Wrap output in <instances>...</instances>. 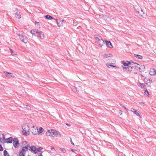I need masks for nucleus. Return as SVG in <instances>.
<instances>
[{
    "instance_id": "f257e3e1",
    "label": "nucleus",
    "mask_w": 156,
    "mask_h": 156,
    "mask_svg": "<svg viewBox=\"0 0 156 156\" xmlns=\"http://www.w3.org/2000/svg\"><path fill=\"white\" fill-rule=\"evenodd\" d=\"M30 33L32 35L35 36H37L41 39H43L44 35L43 33L38 30H32L30 31Z\"/></svg>"
},
{
    "instance_id": "f03ea898",
    "label": "nucleus",
    "mask_w": 156,
    "mask_h": 156,
    "mask_svg": "<svg viewBox=\"0 0 156 156\" xmlns=\"http://www.w3.org/2000/svg\"><path fill=\"white\" fill-rule=\"evenodd\" d=\"M94 37L96 40V45L99 47H101L104 45V41L101 38V37L97 35H95Z\"/></svg>"
},
{
    "instance_id": "7ed1b4c3",
    "label": "nucleus",
    "mask_w": 156,
    "mask_h": 156,
    "mask_svg": "<svg viewBox=\"0 0 156 156\" xmlns=\"http://www.w3.org/2000/svg\"><path fill=\"white\" fill-rule=\"evenodd\" d=\"M17 35L19 37L21 41L24 43H26L27 41V37L25 36V34L23 32H19L17 33Z\"/></svg>"
},
{
    "instance_id": "20e7f679",
    "label": "nucleus",
    "mask_w": 156,
    "mask_h": 156,
    "mask_svg": "<svg viewBox=\"0 0 156 156\" xmlns=\"http://www.w3.org/2000/svg\"><path fill=\"white\" fill-rule=\"evenodd\" d=\"M23 134L26 136L29 135V133L30 128L29 126L26 125L24 124L22 126Z\"/></svg>"
},
{
    "instance_id": "39448f33",
    "label": "nucleus",
    "mask_w": 156,
    "mask_h": 156,
    "mask_svg": "<svg viewBox=\"0 0 156 156\" xmlns=\"http://www.w3.org/2000/svg\"><path fill=\"white\" fill-rule=\"evenodd\" d=\"M29 144H27V143L26 141L22 142V145L21 146L22 147V151H27L29 149Z\"/></svg>"
},
{
    "instance_id": "423d86ee",
    "label": "nucleus",
    "mask_w": 156,
    "mask_h": 156,
    "mask_svg": "<svg viewBox=\"0 0 156 156\" xmlns=\"http://www.w3.org/2000/svg\"><path fill=\"white\" fill-rule=\"evenodd\" d=\"M135 9L138 12L141 16L144 15L145 13L141 9V8L139 6H135L134 7Z\"/></svg>"
},
{
    "instance_id": "0eeeda50",
    "label": "nucleus",
    "mask_w": 156,
    "mask_h": 156,
    "mask_svg": "<svg viewBox=\"0 0 156 156\" xmlns=\"http://www.w3.org/2000/svg\"><path fill=\"white\" fill-rule=\"evenodd\" d=\"M51 136L53 137L58 136L59 137L61 136V134L58 131L53 129H51Z\"/></svg>"
},
{
    "instance_id": "6e6552de",
    "label": "nucleus",
    "mask_w": 156,
    "mask_h": 156,
    "mask_svg": "<svg viewBox=\"0 0 156 156\" xmlns=\"http://www.w3.org/2000/svg\"><path fill=\"white\" fill-rule=\"evenodd\" d=\"M3 136V139L5 140V142L7 143H11L12 142V141H13L12 138V137H10L7 139H5V136L4 135H2Z\"/></svg>"
},
{
    "instance_id": "1a4fd4ad",
    "label": "nucleus",
    "mask_w": 156,
    "mask_h": 156,
    "mask_svg": "<svg viewBox=\"0 0 156 156\" xmlns=\"http://www.w3.org/2000/svg\"><path fill=\"white\" fill-rule=\"evenodd\" d=\"M131 66H132L133 68L136 69L137 70H139V67L140 66V65L137 63L132 62H131Z\"/></svg>"
},
{
    "instance_id": "9d476101",
    "label": "nucleus",
    "mask_w": 156,
    "mask_h": 156,
    "mask_svg": "<svg viewBox=\"0 0 156 156\" xmlns=\"http://www.w3.org/2000/svg\"><path fill=\"white\" fill-rule=\"evenodd\" d=\"M29 149L32 152H34V153H37V148L34 146H30L29 147Z\"/></svg>"
},
{
    "instance_id": "9b49d317",
    "label": "nucleus",
    "mask_w": 156,
    "mask_h": 156,
    "mask_svg": "<svg viewBox=\"0 0 156 156\" xmlns=\"http://www.w3.org/2000/svg\"><path fill=\"white\" fill-rule=\"evenodd\" d=\"M13 145L15 147H17L19 144V140L16 138H14L13 140Z\"/></svg>"
},
{
    "instance_id": "f8f14e48",
    "label": "nucleus",
    "mask_w": 156,
    "mask_h": 156,
    "mask_svg": "<svg viewBox=\"0 0 156 156\" xmlns=\"http://www.w3.org/2000/svg\"><path fill=\"white\" fill-rule=\"evenodd\" d=\"M15 12L16 17L19 19H20L21 18V16L20 12H19L18 10L16 9Z\"/></svg>"
},
{
    "instance_id": "ddd939ff",
    "label": "nucleus",
    "mask_w": 156,
    "mask_h": 156,
    "mask_svg": "<svg viewBox=\"0 0 156 156\" xmlns=\"http://www.w3.org/2000/svg\"><path fill=\"white\" fill-rule=\"evenodd\" d=\"M133 68V67L132 66H130L128 67H124L123 69L124 71L131 72Z\"/></svg>"
},
{
    "instance_id": "4468645a",
    "label": "nucleus",
    "mask_w": 156,
    "mask_h": 156,
    "mask_svg": "<svg viewBox=\"0 0 156 156\" xmlns=\"http://www.w3.org/2000/svg\"><path fill=\"white\" fill-rule=\"evenodd\" d=\"M149 73L151 75H154L156 74V70L154 69H151Z\"/></svg>"
},
{
    "instance_id": "2eb2a0df",
    "label": "nucleus",
    "mask_w": 156,
    "mask_h": 156,
    "mask_svg": "<svg viewBox=\"0 0 156 156\" xmlns=\"http://www.w3.org/2000/svg\"><path fill=\"white\" fill-rule=\"evenodd\" d=\"M130 111L133 112L136 115L139 117H140V115H139L138 111L136 110L134 108H132Z\"/></svg>"
},
{
    "instance_id": "dca6fc26",
    "label": "nucleus",
    "mask_w": 156,
    "mask_h": 156,
    "mask_svg": "<svg viewBox=\"0 0 156 156\" xmlns=\"http://www.w3.org/2000/svg\"><path fill=\"white\" fill-rule=\"evenodd\" d=\"M33 128L32 131V133L34 135H36L38 133V129L37 128H35L34 126H33Z\"/></svg>"
},
{
    "instance_id": "f3484780",
    "label": "nucleus",
    "mask_w": 156,
    "mask_h": 156,
    "mask_svg": "<svg viewBox=\"0 0 156 156\" xmlns=\"http://www.w3.org/2000/svg\"><path fill=\"white\" fill-rule=\"evenodd\" d=\"M139 70L140 71H144L145 70V67L144 65H140V66L139 67Z\"/></svg>"
},
{
    "instance_id": "a211bd4d",
    "label": "nucleus",
    "mask_w": 156,
    "mask_h": 156,
    "mask_svg": "<svg viewBox=\"0 0 156 156\" xmlns=\"http://www.w3.org/2000/svg\"><path fill=\"white\" fill-rule=\"evenodd\" d=\"M105 43L107 46L109 48H111L112 47V46L110 41H105Z\"/></svg>"
},
{
    "instance_id": "6ab92c4d",
    "label": "nucleus",
    "mask_w": 156,
    "mask_h": 156,
    "mask_svg": "<svg viewBox=\"0 0 156 156\" xmlns=\"http://www.w3.org/2000/svg\"><path fill=\"white\" fill-rule=\"evenodd\" d=\"M27 151H22V150L19 152V156H25L26 153Z\"/></svg>"
},
{
    "instance_id": "aec40b11",
    "label": "nucleus",
    "mask_w": 156,
    "mask_h": 156,
    "mask_svg": "<svg viewBox=\"0 0 156 156\" xmlns=\"http://www.w3.org/2000/svg\"><path fill=\"white\" fill-rule=\"evenodd\" d=\"M112 56V55L111 54H105L104 55H102L101 56L103 58H105L108 57H111Z\"/></svg>"
},
{
    "instance_id": "412c9836",
    "label": "nucleus",
    "mask_w": 156,
    "mask_h": 156,
    "mask_svg": "<svg viewBox=\"0 0 156 156\" xmlns=\"http://www.w3.org/2000/svg\"><path fill=\"white\" fill-rule=\"evenodd\" d=\"M137 84L138 86L140 87L141 88H143L144 90L146 88L145 87V85L144 84L139 83H138Z\"/></svg>"
},
{
    "instance_id": "4be33fe9",
    "label": "nucleus",
    "mask_w": 156,
    "mask_h": 156,
    "mask_svg": "<svg viewBox=\"0 0 156 156\" xmlns=\"http://www.w3.org/2000/svg\"><path fill=\"white\" fill-rule=\"evenodd\" d=\"M45 18L47 20H51L54 19L49 15H47L44 16Z\"/></svg>"
},
{
    "instance_id": "5701e85b",
    "label": "nucleus",
    "mask_w": 156,
    "mask_h": 156,
    "mask_svg": "<svg viewBox=\"0 0 156 156\" xmlns=\"http://www.w3.org/2000/svg\"><path fill=\"white\" fill-rule=\"evenodd\" d=\"M51 130H48V131L46 133V134L47 136H51Z\"/></svg>"
},
{
    "instance_id": "b1692460",
    "label": "nucleus",
    "mask_w": 156,
    "mask_h": 156,
    "mask_svg": "<svg viewBox=\"0 0 156 156\" xmlns=\"http://www.w3.org/2000/svg\"><path fill=\"white\" fill-rule=\"evenodd\" d=\"M96 16H97V17L99 18H101L102 17L105 18V17H107V16L106 15H103L102 14H101V15L98 14L96 15Z\"/></svg>"
},
{
    "instance_id": "393cba45",
    "label": "nucleus",
    "mask_w": 156,
    "mask_h": 156,
    "mask_svg": "<svg viewBox=\"0 0 156 156\" xmlns=\"http://www.w3.org/2000/svg\"><path fill=\"white\" fill-rule=\"evenodd\" d=\"M123 63L124 66H128L129 64H130L131 65V62H129L127 61L126 62H123Z\"/></svg>"
},
{
    "instance_id": "a878e982",
    "label": "nucleus",
    "mask_w": 156,
    "mask_h": 156,
    "mask_svg": "<svg viewBox=\"0 0 156 156\" xmlns=\"http://www.w3.org/2000/svg\"><path fill=\"white\" fill-rule=\"evenodd\" d=\"M44 131L43 129L41 127H40L39 128V131L38 130V133L40 134L43 133Z\"/></svg>"
},
{
    "instance_id": "bb28decb",
    "label": "nucleus",
    "mask_w": 156,
    "mask_h": 156,
    "mask_svg": "<svg viewBox=\"0 0 156 156\" xmlns=\"http://www.w3.org/2000/svg\"><path fill=\"white\" fill-rule=\"evenodd\" d=\"M134 56L136 58H139V59H142L143 58L142 56L140 55H137V54H134Z\"/></svg>"
},
{
    "instance_id": "cd10ccee",
    "label": "nucleus",
    "mask_w": 156,
    "mask_h": 156,
    "mask_svg": "<svg viewBox=\"0 0 156 156\" xmlns=\"http://www.w3.org/2000/svg\"><path fill=\"white\" fill-rule=\"evenodd\" d=\"M24 107L26 108L28 110H30L31 109V108L30 106L27 105H24Z\"/></svg>"
},
{
    "instance_id": "c85d7f7f",
    "label": "nucleus",
    "mask_w": 156,
    "mask_h": 156,
    "mask_svg": "<svg viewBox=\"0 0 156 156\" xmlns=\"http://www.w3.org/2000/svg\"><path fill=\"white\" fill-rule=\"evenodd\" d=\"M3 153L4 155V156H10L9 155V154L8 153L7 151L6 150L4 151Z\"/></svg>"
},
{
    "instance_id": "c756f323",
    "label": "nucleus",
    "mask_w": 156,
    "mask_h": 156,
    "mask_svg": "<svg viewBox=\"0 0 156 156\" xmlns=\"http://www.w3.org/2000/svg\"><path fill=\"white\" fill-rule=\"evenodd\" d=\"M54 20H55L56 21L58 27H60L62 25V22L61 23H60V22H58V21L57 19L56 20L55 19H54Z\"/></svg>"
},
{
    "instance_id": "7c9ffc66",
    "label": "nucleus",
    "mask_w": 156,
    "mask_h": 156,
    "mask_svg": "<svg viewBox=\"0 0 156 156\" xmlns=\"http://www.w3.org/2000/svg\"><path fill=\"white\" fill-rule=\"evenodd\" d=\"M106 66L109 68H110V67H116V66H113L112 65H110L109 63L106 64Z\"/></svg>"
},
{
    "instance_id": "2f4dec72",
    "label": "nucleus",
    "mask_w": 156,
    "mask_h": 156,
    "mask_svg": "<svg viewBox=\"0 0 156 156\" xmlns=\"http://www.w3.org/2000/svg\"><path fill=\"white\" fill-rule=\"evenodd\" d=\"M145 91H144L145 95L147 96H149V92L147 90L146 88L145 89Z\"/></svg>"
},
{
    "instance_id": "473e14b6",
    "label": "nucleus",
    "mask_w": 156,
    "mask_h": 156,
    "mask_svg": "<svg viewBox=\"0 0 156 156\" xmlns=\"http://www.w3.org/2000/svg\"><path fill=\"white\" fill-rule=\"evenodd\" d=\"M73 25L74 26H76L77 24V22L75 20H73Z\"/></svg>"
},
{
    "instance_id": "72a5a7b5",
    "label": "nucleus",
    "mask_w": 156,
    "mask_h": 156,
    "mask_svg": "<svg viewBox=\"0 0 156 156\" xmlns=\"http://www.w3.org/2000/svg\"><path fill=\"white\" fill-rule=\"evenodd\" d=\"M60 150H61L63 153H65L66 152V150L63 148H60Z\"/></svg>"
},
{
    "instance_id": "f704fd0d",
    "label": "nucleus",
    "mask_w": 156,
    "mask_h": 156,
    "mask_svg": "<svg viewBox=\"0 0 156 156\" xmlns=\"http://www.w3.org/2000/svg\"><path fill=\"white\" fill-rule=\"evenodd\" d=\"M42 149V148L41 147H39V148H37V151L40 152L41 151V150Z\"/></svg>"
},
{
    "instance_id": "c9c22d12",
    "label": "nucleus",
    "mask_w": 156,
    "mask_h": 156,
    "mask_svg": "<svg viewBox=\"0 0 156 156\" xmlns=\"http://www.w3.org/2000/svg\"><path fill=\"white\" fill-rule=\"evenodd\" d=\"M4 73L5 75H6V76H7L8 74H11V73L6 72H4Z\"/></svg>"
},
{
    "instance_id": "e433bc0d",
    "label": "nucleus",
    "mask_w": 156,
    "mask_h": 156,
    "mask_svg": "<svg viewBox=\"0 0 156 156\" xmlns=\"http://www.w3.org/2000/svg\"><path fill=\"white\" fill-rule=\"evenodd\" d=\"M11 51V55H16V54H13V51H12V49H9Z\"/></svg>"
},
{
    "instance_id": "4c0bfd02",
    "label": "nucleus",
    "mask_w": 156,
    "mask_h": 156,
    "mask_svg": "<svg viewBox=\"0 0 156 156\" xmlns=\"http://www.w3.org/2000/svg\"><path fill=\"white\" fill-rule=\"evenodd\" d=\"M3 148L2 147V145H0V151H3Z\"/></svg>"
},
{
    "instance_id": "58836bf2",
    "label": "nucleus",
    "mask_w": 156,
    "mask_h": 156,
    "mask_svg": "<svg viewBox=\"0 0 156 156\" xmlns=\"http://www.w3.org/2000/svg\"><path fill=\"white\" fill-rule=\"evenodd\" d=\"M120 105L121 106H122L123 108H124L125 109H126L127 111L129 110L125 106H122V105Z\"/></svg>"
},
{
    "instance_id": "ea45409f",
    "label": "nucleus",
    "mask_w": 156,
    "mask_h": 156,
    "mask_svg": "<svg viewBox=\"0 0 156 156\" xmlns=\"http://www.w3.org/2000/svg\"><path fill=\"white\" fill-rule=\"evenodd\" d=\"M73 91L74 92H77L78 90H77L76 88H75L74 89H73Z\"/></svg>"
},
{
    "instance_id": "a19ab883",
    "label": "nucleus",
    "mask_w": 156,
    "mask_h": 156,
    "mask_svg": "<svg viewBox=\"0 0 156 156\" xmlns=\"http://www.w3.org/2000/svg\"><path fill=\"white\" fill-rule=\"evenodd\" d=\"M119 113L120 115H121L122 114V111H121V110H119Z\"/></svg>"
},
{
    "instance_id": "79ce46f5",
    "label": "nucleus",
    "mask_w": 156,
    "mask_h": 156,
    "mask_svg": "<svg viewBox=\"0 0 156 156\" xmlns=\"http://www.w3.org/2000/svg\"><path fill=\"white\" fill-rule=\"evenodd\" d=\"M62 22H66V20H64V19H63L62 20Z\"/></svg>"
},
{
    "instance_id": "37998d69",
    "label": "nucleus",
    "mask_w": 156,
    "mask_h": 156,
    "mask_svg": "<svg viewBox=\"0 0 156 156\" xmlns=\"http://www.w3.org/2000/svg\"><path fill=\"white\" fill-rule=\"evenodd\" d=\"M35 24H39V22H37V21H35Z\"/></svg>"
},
{
    "instance_id": "c03bdc74",
    "label": "nucleus",
    "mask_w": 156,
    "mask_h": 156,
    "mask_svg": "<svg viewBox=\"0 0 156 156\" xmlns=\"http://www.w3.org/2000/svg\"><path fill=\"white\" fill-rule=\"evenodd\" d=\"M26 2H29L30 0H24Z\"/></svg>"
},
{
    "instance_id": "a18cd8bd",
    "label": "nucleus",
    "mask_w": 156,
    "mask_h": 156,
    "mask_svg": "<svg viewBox=\"0 0 156 156\" xmlns=\"http://www.w3.org/2000/svg\"><path fill=\"white\" fill-rule=\"evenodd\" d=\"M51 150H53V149H54V148L53 147H51Z\"/></svg>"
},
{
    "instance_id": "49530a36",
    "label": "nucleus",
    "mask_w": 156,
    "mask_h": 156,
    "mask_svg": "<svg viewBox=\"0 0 156 156\" xmlns=\"http://www.w3.org/2000/svg\"><path fill=\"white\" fill-rule=\"evenodd\" d=\"M71 151L73 152H74V151H75L73 149H71Z\"/></svg>"
},
{
    "instance_id": "de8ad7c7",
    "label": "nucleus",
    "mask_w": 156,
    "mask_h": 156,
    "mask_svg": "<svg viewBox=\"0 0 156 156\" xmlns=\"http://www.w3.org/2000/svg\"><path fill=\"white\" fill-rule=\"evenodd\" d=\"M141 105H144V104L143 102L141 103Z\"/></svg>"
},
{
    "instance_id": "09e8293b",
    "label": "nucleus",
    "mask_w": 156,
    "mask_h": 156,
    "mask_svg": "<svg viewBox=\"0 0 156 156\" xmlns=\"http://www.w3.org/2000/svg\"><path fill=\"white\" fill-rule=\"evenodd\" d=\"M66 125H68V126H70V125H69V124L66 123Z\"/></svg>"
},
{
    "instance_id": "8fccbe9b",
    "label": "nucleus",
    "mask_w": 156,
    "mask_h": 156,
    "mask_svg": "<svg viewBox=\"0 0 156 156\" xmlns=\"http://www.w3.org/2000/svg\"><path fill=\"white\" fill-rule=\"evenodd\" d=\"M38 156H43L41 154H40L39 155H38Z\"/></svg>"
},
{
    "instance_id": "3c124183",
    "label": "nucleus",
    "mask_w": 156,
    "mask_h": 156,
    "mask_svg": "<svg viewBox=\"0 0 156 156\" xmlns=\"http://www.w3.org/2000/svg\"><path fill=\"white\" fill-rule=\"evenodd\" d=\"M71 144H72L73 145H74V143L72 142V141H71Z\"/></svg>"
},
{
    "instance_id": "603ef678",
    "label": "nucleus",
    "mask_w": 156,
    "mask_h": 156,
    "mask_svg": "<svg viewBox=\"0 0 156 156\" xmlns=\"http://www.w3.org/2000/svg\"><path fill=\"white\" fill-rule=\"evenodd\" d=\"M134 73L135 74H137V72H134Z\"/></svg>"
},
{
    "instance_id": "864d4df0",
    "label": "nucleus",
    "mask_w": 156,
    "mask_h": 156,
    "mask_svg": "<svg viewBox=\"0 0 156 156\" xmlns=\"http://www.w3.org/2000/svg\"><path fill=\"white\" fill-rule=\"evenodd\" d=\"M140 75L141 76H142L141 74H140Z\"/></svg>"
}]
</instances>
